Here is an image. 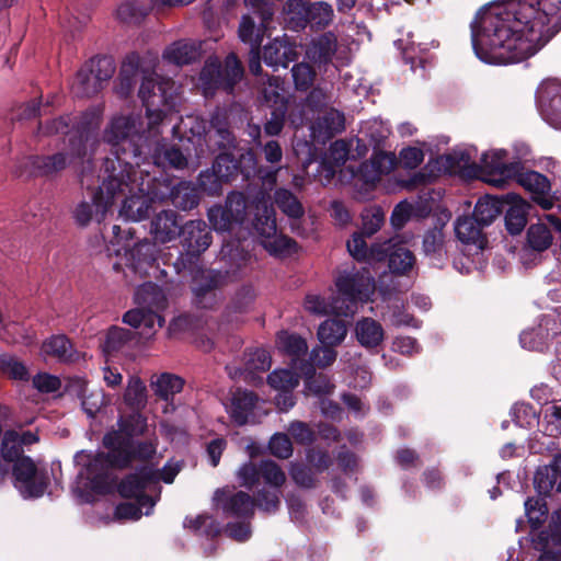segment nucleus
Returning a JSON list of instances; mask_svg holds the SVG:
<instances>
[{
  "label": "nucleus",
  "instance_id": "nucleus-1",
  "mask_svg": "<svg viewBox=\"0 0 561 561\" xmlns=\"http://www.w3.org/2000/svg\"><path fill=\"white\" fill-rule=\"evenodd\" d=\"M477 57L491 65H508L535 55L561 30V0H519L493 7L471 24Z\"/></svg>",
  "mask_w": 561,
  "mask_h": 561
},
{
  "label": "nucleus",
  "instance_id": "nucleus-2",
  "mask_svg": "<svg viewBox=\"0 0 561 561\" xmlns=\"http://www.w3.org/2000/svg\"><path fill=\"white\" fill-rule=\"evenodd\" d=\"M100 124L101 111L98 108L87 111L77 126L78 139L69 138L68 145L57 152L32 157L31 164L35 173L54 179L80 161L78 175L81 186L90 188L96 182L92 157L100 145L98 133Z\"/></svg>",
  "mask_w": 561,
  "mask_h": 561
},
{
  "label": "nucleus",
  "instance_id": "nucleus-3",
  "mask_svg": "<svg viewBox=\"0 0 561 561\" xmlns=\"http://www.w3.org/2000/svg\"><path fill=\"white\" fill-rule=\"evenodd\" d=\"M335 286L339 297L327 298L319 294H308L304 301V308L314 316H337L350 317L357 310V305L367 302L374 295L376 284L367 267L357 270H344L335 278Z\"/></svg>",
  "mask_w": 561,
  "mask_h": 561
},
{
  "label": "nucleus",
  "instance_id": "nucleus-4",
  "mask_svg": "<svg viewBox=\"0 0 561 561\" xmlns=\"http://www.w3.org/2000/svg\"><path fill=\"white\" fill-rule=\"evenodd\" d=\"M103 140L111 146V156L104 158L100 170L105 169L107 161L113 162L115 169L118 165L121 170L139 167L144 156L150 152L149 118L147 117V128L144 129L139 115H116L106 125Z\"/></svg>",
  "mask_w": 561,
  "mask_h": 561
},
{
  "label": "nucleus",
  "instance_id": "nucleus-5",
  "mask_svg": "<svg viewBox=\"0 0 561 561\" xmlns=\"http://www.w3.org/2000/svg\"><path fill=\"white\" fill-rule=\"evenodd\" d=\"M157 64V53L148 51L146 56H140L134 51L125 57L119 70V76L135 81H138L140 73L142 75L138 95L146 107V116H148L149 100L152 103L157 102L153 108L174 110L176 105V84L171 78L154 72Z\"/></svg>",
  "mask_w": 561,
  "mask_h": 561
},
{
  "label": "nucleus",
  "instance_id": "nucleus-6",
  "mask_svg": "<svg viewBox=\"0 0 561 561\" xmlns=\"http://www.w3.org/2000/svg\"><path fill=\"white\" fill-rule=\"evenodd\" d=\"M115 174L113 162L107 161L105 169L100 170L96 176L101 184L96 188L94 184L89 188L91 190L90 201L80 202L73 210V218L79 226L85 227L93 219L101 222L105 218L107 210L115 202V194L122 192Z\"/></svg>",
  "mask_w": 561,
  "mask_h": 561
},
{
  "label": "nucleus",
  "instance_id": "nucleus-7",
  "mask_svg": "<svg viewBox=\"0 0 561 561\" xmlns=\"http://www.w3.org/2000/svg\"><path fill=\"white\" fill-rule=\"evenodd\" d=\"M136 309L127 311L123 316V322L133 328H144L141 334L149 335L157 324L161 328L164 323L160 314L167 308L168 300L163 290L153 283L140 285L135 293Z\"/></svg>",
  "mask_w": 561,
  "mask_h": 561
},
{
  "label": "nucleus",
  "instance_id": "nucleus-8",
  "mask_svg": "<svg viewBox=\"0 0 561 561\" xmlns=\"http://www.w3.org/2000/svg\"><path fill=\"white\" fill-rule=\"evenodd\" d=\"M148 104L147 117L149 118V130L151 134L148 149L150 152L144 156L141 163L152 162L161 168L185 169L187 167V158L181 149L175 146H169L165 139L161 137V125L167 116L168 108H153L157 102L152 104L150 100Z\"/></svg>",
  "mask_w": 561,
  "mask_h": 561
},
{
  "label": "nucleus",
  "instance_id": "nucleus-9",
  "mask_svg": "<svg viewBox=\"0 0 561 561\" xmlns=\"http://www.w3.org/2000/svg\"><path fill=\"white\" fill-rule=\"evenodd\" d=\"M179 470L178 467H171L169 465H165L161 472L148 466L141 467L134 473L124 478L119 482L117 491L122 497L135 499L140 505L148 506V510L145 511V515H149L156 501L152 496L145 494V491L159 479L163 480L165 483H172Z\"/></svg>",
  "mask_w": 561,
  "mask_h": 561
},
{
  "label": "nucleus",
  "instance_id": "nucleus-10",
  "mask_svg": "<svg viewBox=\"0 0 561 561\" xmlns=\"http://www.w3.org/2000/svg\"><path fill=\"white\" fill-rule=\"evenodd\" d=\"M255 209L253 227L261 238L263 248L277 256L295 252L297 243L291 238L277 233L274 209L264 197L257 198Z\"/></svg>",
  "mask_w": 561,
  "mask_h": 561
},
{
  "label": "nucleus",
  "instance_id": "nucleus-11",
  "mask_svg": "<svg viewBox=\"0 0 561 561\" xmlns=\"http://www.w3.org/2000/svg\"><path fill=\"white\" fill-rule=\"evenodd\" d=\"M115 173L117 185L122 186V192L138 190L144 192L152 203L170 201L175 185L168 175L151 176L148 171H137L135 165L122 170L117 167Z\"/></svg>",
  "mask_w": 561,
  "mask_h": 561
},
{
  "label": "nucleus",
  "instance_id": "nucleus-12",
  "mask_svg": "<svg viewBox=\"0 0 561 561\" xmlns=\"http://www.w3.org/2000/svg\"><path fill=\"white\" fill-rule=\"evenodd\" d=\"M243 68L234 54L226 57L224 65L217 58H208L201 71L199 80L206 96L222 89L231 93L242 79Z\"/></svg>",
  "mask_w": 561,
  "mask_h": 561
},
{
  "label": "nucleus",
  "instance_id": "nucleus-13",
  "mask_svg": "<svg viewBox=\"0 0 561 561\" xmlns=\"http://www.w3.org/2000/svg\"><path fill=\"white\" fill-rule=\"evenodd\" d=\"M112 57H94L85 62L77 72L71 91L78 98H91L98 94L115 73Z\"/></svg>",
  "mask_w": 561,
  "mask_h": 561
},
{
  "label": "nucleus",
  "instance_id": "nucleus-14",
  "mask_svg": "<svg viewBox=\"0 0 561 561\" xmlns=\"http://www.w3.org/2000/svg\"><path fill=\"white\" fill-rule=\"evenodd\" d=\"M180 237L185 253H181L172 264L176 274L191 268L213 242L211 231L202 219L186 221L181 228Z\"/></svg>",
  "mask_w": 561,
  "mask_h": 561
},
{
  "label": "nucleus",
  "instance_id": "nucleus-15",
  "mask_svg": "<svg viewBox=\"0 0 561 561\" xmlns=\"http://www.w3.org/2000/svg\"><path fill=\"white\" fill-rule=\"evenodd\" d=\"M245 260L241 259L236 267L229 270H208L194 279L193 293L196 304L202 308H213L218 302L217 289L241 278V268Z\"/></svg>",
  "mask_w": 561,
  "mask_h": 561
},
{
  "label": "nucleus",
  "instance_id": "nucleus-16",
  "mask_svg": "<svg viewBox=\"0 0 561 561\" xmlns=\"http://www.w3.org/2000/svg\"><path fill=\"white\" fill-rule=\"evenodd\" d=\"M103 445L111 449V458L118 469L128 468L135 460H149L157 453V439L122 440L119 433H106L103 437Z\"/></svg>",
  "mask_w": 561,
  "mask_h": 561
},
{
  "label": "nucleus",
  "instance_id": "nucleus-17",
  "mask_svg": "<svg viewBox=\"0 0 561 561\" xmlns=\"http://www.w3.org/2000/svg\"><path fill=\"white\" fill-rule=\"evenodd\" d=\"M75 460L83 466L80 474L89 480L93 490L101 493L112 491L115 479L111 473V468L117 467L111 458V449H108L107 454L98 453L95 455L81 450L76 454Z\"/></svg>",
  "mask_w": 561,
  "mask_h": 561
},
{
  "label": "nucleus",
  "instance_id": "nucleus-18",
  "mask_svg": "<svg viewBox=\"0 0 561 561\" xmlns=\"http://www.w3.org/2000/svg\"><path fill=\"white\" fill-rule=\"evenodd\" d=\"M12 474L14 486L24 499L41 497L49 484L47 471L37 468L30 457L19 459L13 465Z\"/></svg>",
  "mask_w": 561,
  "mask_h": 561
},
{
  "label": "nucleus",
  "instance_id": "nucleus-19",
  "mask_svg": "<svg viewBox=\"0 0 561 561\" xmlns=\"http://www.w3.org/2000/svg\"><path fill=\"white\" fill-rule=\"evenodd\" d=\"M237 477L242 486L252 490L263 480L272 489H280L286 482V474L275 461L266 459L260 462L248 461L243 463Z\"/></svg>",
  "mask_w": 561,
  "mask_h": 561
},
{
  "label": "nucleus",
  "instance_id": "nucleus-20",
  "mask_svg": "<svg viewBox=\"0 0 561 561\" xmlns=\"http://www.w3.org/2000/svg\"><path fill=\"white\" fill-rule=\"evenodd\" d=\"M537 104L543 119L561 129V81L548 79L537 90Z\"/></svg>",
  "mask_w": 561,
  "mask_h": 561
},
{
  "label": "nucleus",
  "instance_id": "nucleus-21",
  "mask_svg": "<svg viewBox=\"0 0 561 561\" xmlns=\"http://www.w3.org/2000/svg\"><path fill=\"white\" fill-rule=\"evenodd\" d=\"M214 501L227 516L250 519L254 515V499L244 491L218 489L214 494Z\"/></svg>",
  "mask_w": 561,
  "mask_h": 561
},
{
  "label": "nucleus",
  "instance_id": "nucleus-22",
  "mask_svg": "<svg viewBox=\"0 0 561 561\" xmlns=\"http://www.w3.org/2000/svg\"><path fill=\"white\" fill-rule=\"evenodd\" d=\"M505 156L506 152L500 150L492 153H483L481 158L482 169L489 175L485 181L496 187H503L508 180L513 179L517 170L522 168L520 161L506 163Z\"/></svg>",
  "mask_w": 561,
  "mask_h": 561
},
{
  "label": "nucleus",
  "instance_id": "nucleus-23",
  "mask_svg": "<svg viewBox=\"0 0 561 561\" xmlns=\"http://www.w3.org/2000/svg\"><path fill=\"white\" fill-rule=\"evenodd\" d=\"M157 242H151L147 239H144L137 242L129 251H128V260L130 262L131 268L139 273L141 276H154L158 277V273L164 275L165 272L160 270L158 265H156V248Z\"/></svg>",
  "mask_w": 561,
  "mask_h": 561
},
{
  "label": "nucleus",
  "instance_id": "nucleus-24",
  "mask_svg": "<svg viewBox=\"0 0 561 561\" xmlns=\"http://www.w3.org/2000/svg\"><path fill=\"white\" fill-rule=\"evenodd\" d=\"M512 180H515L526 191L530 192L533 199L538 203L543 209H550L553 205L549 197L550 182L549 180L536 172L524 171V165L517 170Z\"/></svg>",
  "mask_w": 561,
  "mask_h": 561
},
{
  "label": "nucleus",
  "instance_id": "nucleus-25",
  "mask_svg": "<svg viewBox=\"0 0 561 561\" xmlns=\"http://www.w3.org/2000/svg\"><path fill=\"white\" fill-rule=\"evenodd\" d=\"M251 13L241 16L238 36L240 41L250 46V53H254L260 49L267 24L272 21V18L262 21L259 9H250Z\"/></svg>",
  "mask_w": 561,
  "mask_h": 561
},
{
  "label": "nucleus",
  "instance_id": "nucleus-26",
  "mask_svg": "<svg viewBox=\"0 0 561 561\" xmlns=\"http://www.w3.org/2000/svg\"><path fill=\"white\" fill-rule=\"evenodd\" d=\"M180 216L172 209H163L150 221V234L157 243H169L180 237Z\"/></svg>",
  "mask_w": 561,
  "mask_h": 561
},
{
  "label": "nucleus",
  "instance_id": "nucleus-27",
  "mask_svg": "<svg viewBox=\"0 0 561 561\" xmlns=\"http://www.w3.org/2000/svg\"><path fill=\"white\" fill-rule=\"evenodd\" d=\"M366 236L362 232H354L352 239L347 241L350 254L359 262H381L386 260L387 253L391 248V240L374 243L369 249L365 241Z\"/></svg>",
  "mask_w": 561,
  "mask_h": 561
},
{
  "label": "nucleus",
  "instance_id": "nucleus-28",
  "mask_svg": "<svg viewBox=\"0 0 561 561\" xmlns=\"http://www.w3.org/2000/svg\"><path fill=\"white\" fill-rule=\"evenodd\" d=\"M118 198L123 199L119 215L127 220L140 221L147 218L152 207V202L149 197L138 190L117 192L115 199Z\"/></svg>",
  "mask_w": 561,
  "mask_h": 561
},
{
  "label": "nucleus",
  "instance_id": "nucleus-29",
  "mask_svg": "<svg viewBox=\"0 0 561 561\" xmlns=\"http://www.w3.org/2000/svg\"><path fill=\"white\" fill-rule=\"evenodd\" d=\"M202 43L194 39L173 42L162 53V58L175 66L190 65L201 57Z\"/></svg>",
  "mask_w": 561,
  "mask_h": 561
},
{
  "label": "nucleus",
  "instance_id": "nucleus-30",
  "mask_svg": "<svg viewBox=\"0 0 561 561\" xmlns=\"http://www.w3.org/2000/svg\"><path fill=\"white\" fill-rule=\"evenodd\" d=\"M256 401L257 397L252 391L240 388L233 391L229 407V414L233 422L240 426L247 424Z\"/></svg>",
  "mask_w": 561,
  "mask_h": 561
},
{
  "label": "nucleus",
  "instance_id": "nucleus-31",
  "mask_svg": "<svg viewBox=\"0 0 561 561\" xmlns=\"http://www.w3.org/2000/svg\"><path fill=\"white\" fill-rule=\"evenodd\" d=\"M506 202L510 204L505 214L506 229L513 236L519 234L527 224L529 204L516 194H507Z\"/></svg>",
  "mask_w": 561,
  "mask_h": 561
},
{
  "label": "nucleus",
  "instance_id": "nucleus-32",
  "mask_svg": "<svg viewBox=\"0 0 561 561\" xmlns=\"http://www.w3.org/2000/svg\"><path fill=\"white\" fill-rule=\"evenodd\" d=\"M295 58V48L284 41L274 39L263 48V60L273 68H286Z\"/></svg>",
  "mask_w": 561,
  "mask_h": 561
},
{
  "label": "nucleus",
  "instance_id": "nucleus-33",
  "mask_svg": "<svg viewBox=\"0 0 561 561\" xmlns=\"http://www.w3.org/2000/svg\"><path fill=\"white\" fill-rule=\"evenodd\" d=\"M45 355L53 356L61 363H73L79 359V353L66 335H54L43 343Z\"/></svg>",
  "mask_w": 561,
  "mask_h": 561
},
{
  "label": "nucleus",
  "instance_id": "nucleus-34",
  "mask_svg": "<svg viewBox=\"0 0 561 561\" xmlns=\"http://www.w3.org/2000/svg\"><path fill=\"white\" fill-rule=\"evenodd\" d=\"M336 48V36L332 32H327L312 41L306 54L313 62L325 65L332 60Z\"/></svg>",
  "mask_w": 561,
  "mask_h": 561
},
{
  "label": "nucleus",
  "instance_id": "nucleus-35",
  "mask_svg": "<svg viewBox=\"0 0 561 561\" xmlns=\"http://www.w3.org/2000/svg\"><path fill=\"white\" fill-rule=\"evenodd\" d=\"M483 226L476 220V218L463 216L459 217L455 224V232L457 238L467 244H476L480 249H483L486 242L482 234Z\"/></svg>",
  "mask_w": 561,
  "mask_h": 561
},
{
  "label": "nucleus",
  "instance_id": "nucleus-36",
  "mask_svg": "<svg viewBox=\"0 0 561 561\" xmlns=\"http://www.w3.org/2000/svg\"><path fill=\"white\" fill-rule=\"evenodd\" d=\"M391 240V248L387 253L388 266L391 273L398 275H407L415 264L414 254L403 247Z\"/></svg>",
  "mask_w": 561,
  "mask_h": 561
},
{
  "label": "nucleus",
  "instance_id": "nucleus-37",
  "mask_svg": "<svg viewBox=\"0 0 561 561\" xmlns=\"http://www.w3.org/2000/svg\"><path fill=\"white\" fill-rule=\"evenodd\" d=\"M355 333L359 344L366 348L379 346L385 337L381 324L371 318L357 321Z\"/></svg>",
  "mask_w": 561,
  "mask_h": 561
},
{
  "label": "nucleus",
  "instance_id": "nucleus-38",
  "mask_svg": "<svg viewBox=\"0 0 561 561\" xmlns=\"http://www.w3.org/2000/svg\"><path fill=\"white\" fill-rule=\"evenodd\" d=\"M170 202L180 210H191L199 204V195L196 187L187 181H179L172 191Z\"/></svg>",
  "mask_w": 561,
  "mask_h": 561
},
{
  "label": "nucleus",
  "instance_id": "nucleus-39",
  "mask_svg": "<svg viewBox=\"0 0 561 561\" xmlns=\"http://www.w3.org/2000/svg\"><path fill=\"white\" fill-rule=\"evenodd\" d=\"M118 430L110 433H119L122 440H133L140 436L147 428V420L138 411H133L128 415H122L117 421Z\"/></svg>",
  "mask_w": 561,
  "mask_h": 561
},
{
  "label": "nucleus",
  "instance_id": "nucleus-40",
  "mask_svg": "<svg viewBox=\"0 0 561 561\" xmlns=\"http://www.w3.org/2000/svg\"><path fill=\"white\" fill-rule=\"evenodd\" d=\"M347 333L346 324L340 319H328L318 329V339L322 345L336 346L341 344Z\"/></svg>",
  "mask_w": 561,
  "mask_h": 561
},
{
  "label": "nucleus",
  "instance_id": "nucleus-41",
  "mask_svg": "<svg viewBox=\"0 0 561 561\" xmlns=\"http://www.w3.org/2000/svg\"><path fill=\"white\" fill-rule=\"evenodd\" d=\"M283 14L284 21L293 31H300L308 25V3L304 0H287Z\"/></svg>",
  "mask_w": 561,
  "mask_h": 561
},
{
  "label": "nucleus",
  "instance_id": "nucleus-42",
  "mask_svg": "<svg viewBox=\"0 0 561 561\" xmlns=\"http://www.w3.org/2000/svg\"><path fill=\"white\" fill-rule=\"evenodd\" d=\"M151 7L138 1L128 0L118 5L116 9V19L125 24H139L149 14Z\"/></svg>",
  "mask_w": 561,
  "mask_h": 561
},
{
  "label": "nucleus",
  "instance_id": "nucleus-43",
  "mask_svg": "<svg viewBox=\"0 0 561 561\" xmlns=\"http://www.w3.org/2000/svg\"><path fill=\"white\" fill-rule=\"evenodd\" d=\"M85 113L87 112L78 116L66 115L51 119L44 126L41 124L39 130L44 135L66 134L70 135L69 138L78 139L77 126Z\"/></svg>",
  "mask_w": 561,
  "mask_h": 561
},
{
  "label": "nucleus",
  "instance_id": "nucleus-44",
  "mask_svg": "<svg viewBox=\"0 0 561 561\" xmlns=\"http://www.w3.org/2000/svg\"><path fill=\"white\" fill-rule=\"evenodd\" d=\"M503 205L504 203L496 197H482L477 202L472 216L483 227L489 226L502 213Z\"/></svg>",
  "mask_w": 561,
  "mask_h": 561
},
{
  "label": "nucleus",
  "instance_id": "nucleus-45",
  "mask_svg": "<svg viewBox=\"0 0 561 561\" xmlns=\"http://www.w3.org/2000/svg\"><path fill=\"white\" fill-rule=\"evenodd\" d=\"M184 381L181 377L164 373L151 382L154 394L163 400H169L182 391Z\"/></svg>",
  "mask_w": 561,
  "mask_h": 561
},
{
  "label": "nucleus",
  "instance_id": "nucleus-46",
  "mask_svg": "<svg viewBox=\"0 0 561 561\" xmlns=\"http://www.w3.org/2000/svg\"><path fill=\"white\" fill-rule=\"evenodd\" d=\"M213 136L218 139L216 144L219 148L233 146L234 137L228 127L226 115L220 111L215 112L210 118L209 138Z\"/></svg>",
  "mask_w": 561,
  "mask_h": 561
},
{
  "label": "nucleus",
  "instance_id": "nucleus-47",
  "mask_svg": "<svg viewBox=\"0 0 561 561\" xmlns=\"http://www.w3.org/2000/svg\"><path fill=\"white\" fill-rule=\"evenodd\" d=\"M334 16L333 8L330 3L318 1L308 4V24L312 28L321 30L327 27Z\"/></svg>",
  "mask_w": 561,
  "mask_h": 561
},
{
  "label": "nucleus",
  "instance_id": "nucleus-48",
  "mask_svg": "<svg viewBox=\"0 0 561 561\" xmlns=\"http://www.w3.org/2000/svg\"><path fill=\"white\" fill-rule=\"evenodd\" d=\"M277 345L283 352L290 355L293 360L305 356L308 351V345L305 339L286 331H283L277 335Z\"/></svg>",
  "mask_w": 561,
  "mask_h": 561
},
{
  "label": "nucleus",
  "instance_id": "nucleus-49",
  "mask_svg": "<svg viewBox=\"0 0 561 561\" xmlns=\"http://www.w3.org/2000/svg\"><path fill=\"white\" fill-rule=\"evenodd\" d=\"M274 201L277 207L289 218L298 219L302 217L304 207L298 198L289 190H276Z\"/></svg>",
  "mask_w": 561,
  "mask_h": 561
},
{
  "label": "nucleus",
  "instance_id": "nucleus-50",
  "mask_svg": "<svg viewBox=\"0 0 561 561\" xmlns=\"http://www.w3.org/2000/svg\"><path fill=\"white\" fill-rule=\"evenodd\" d=\"M146 386L137 376H131L124 393L125 403L133 410L138 411L147 402Z\"/></svg>",
  "mask_w": 561,
  "mask_h": 561
},
{
  "label": "nucleus",
  "instance_id": "nucleus-51",
  "mask_svg": "<svg viewBox=\"0 0 561 561\" xmlns=\"http://www.w3.org/2000/svg\"><path fill=\"white\" fill-rule=\"evenodd\" d=\"M527 243L533 250L542 252L552 243L551 231L542 222L531 225L527 230Z\"/></svg>",
  "mask_w": 561,
  "mask_h": 561
},
{
  "label": "nucleus",
  "instance_id": "nucleus-52",
  "mask_svg": "<svg viewBox=\"0 0 561 561\" xmlns=\"http://www.w3.org/2000/svg\"><path fill=\"white\" fill-rule=\"evenodd\" d=\"M348 158V147L344 140H335L331 144L329 152L323 165L329 164L328 178H332L335 173V168L343 165Z\"/></svg>",
  "mask_w": 561,
  "mask_h": 561
},
{
  "label": "nucleus",
  "instance_id": "nucleus-53",
  "mask_svg": "<svg viewBox=\"0 0 561 561\" xmlns=\"http://www.w3.org/2000/svg\"><path fill=\"white\" fill-rule=\"evenodd\" d=\"M225 207L236 225H241L245 220L249 205L243 193H230L226 198Z\"/></svg>",
  "mask_w": 561,
  "mask_h": 561
},
{
  "label": "nucleus",
  "instance_id": "nucleus-54",
  "mask_svg": "<svg viewBox=\"0 0 561 561\" xmlns=\"http://www.w3.org/2000/svg\"><path fill=\"white\" fill-rule=\"evenodd\" d=\"M1 454L5 461L16 462L24 457L23 446L16 431H7L1 443Z\"/></svg>",
  "mask_w": 561,
  "mask_h": 561
},
{
  "label": "nucleus",
  "instance_id": "nucleus-55",
  "mask_svg": "<svg viewBox=\"0 0 561 561\" xmlns=\"http://www.w3.org/2000/svg\"><path fill=\"white\" fill-rule=\"evenodd\" d=\"M255 298V293L252 286L244 285L239 288L231 302L226 309V317L229 319L231 313H243L245 312Z\"/></svg>",
  "mask_w": 561,
  "mask_h": 561
},
{
  "label": "nucleus",
  "instance_id": "nucleus-56",
  "mask_svg": "<svg viewBox=\"0 0 561 561\" xmlns=\"http://www.w3.org/2000/svg\"><path fill=\"white\" fill-rule=\"evenodd\" d=\"M254 502L255 506L264 513L274 514L280 506V491L279 489H261L256 492Z\"/></svg>",
  "mask_w": 561,
  "mask_h": 561
},
{
  "label": "nucleus",
  "instance_id": "nucleus-57",
  "mask_svg": "<svg viewBox=\"0 0 561 561\" xmlns=\"http://www.w3.org/2000/svg\"><path fill=\"white\" fill-rule=\"evenodd\" d=\"M423 250L426 256L440 261L444 255V234L440 229H433L425 233Z\"/></svg>",
  "mask_w": 561,
  "mask_h": 561
},
{
  "label": "nucleus",
  "instance_id": "nucleus-58",
  "mask_svg": "<svg viewBox=\"0 0 561 561\" xmlns=\"http://www.w3.org/2000/svg\"><path fill=\"white\" fill-rule=\"evenodd\" d=\"M289 476L299 488L310 490L318 485V479L314 472L304 463L291 462L289 466Z\"/></svg>",
  "mask_w": 561,
  "mask_h": 561
},
{
  "label": "nucleus",
  "instance_id": "nucleus-59",
  "mask_svg": "<svg viewBox=\"0 0 561 561\" xmlns=\"http://www.w3.org/2000/svg\"><path fill=\"white\" fill-rule=\"evenodd\" d=\"M133 336L134 334L131 331L124 328L113 327L106 333L103 344L104 351L107 354L118 352L133 339Z\"/></svg>",
  "mask_w": 561,
  "mask_h": 561
},
{
  "label": "nucleus",
  "instance_id": "nucleus-60",
  "mask_svg": "<svg viewBox=\"0 0 561 561\" xmlns=\"http://www.w3.org/2000/svg\"><path fill=\"white\" fill-rule=\"evenodd\" d=\"M268 385L275 390H293L299 383V376L290 369H275L267 376Z\"/></svg>",
  "mask_w": 561,
  "mask_h": 561
},
{
  "label": "nucleus",
  "instance_id": "nucleus-61",
  "mask_svg": "<svg viewBox=\"0 0 561 561\" xmlns=\"http://www.w3.org/2000/svg\"><path fill=\"white\" fill-rule=\"evenodd\" d=\"M0 370L15 380H27L30 377L26 366L16 357L8 354L0 355Z\"/></svg>",
  "mask_w": 561,
  "mask_h": 561
},
{
  "label": "nucleus",
  "instance_id": "nucleus-62",
  "mask_svg": "<svg viewBox=\"0 0 561 561\" xmlns=\"http://www.w3.org/2000/svg\"><path fill=\"white\" fill-rule=\"evenodd\" d=\"M319 126L324 129L328 137H332L345 129V116L342 112L330 108L319 118Z\"/></svg>",
  "mask_w": 561,
  "mask_h": 561
},
{
  "label": "nucleus",
  "instance_id": "nucleus-63",
  "mask_svg": "<svg viewBox=\"0 0 561 561\" xmlns=\"http://www.w3.org/2000/svg\"><path fill=\"white\" fill-rule=\"evenodd\" d=\"M291 76L297 90L307 91L314 82L316 71L307 62H299L291 68Z\"/></svg>",
  "mask_w": 561,
  "mask_h": 561
},
{
  "label": "nucleus",
  "instance_id": "nucleus-64",
  "mask_svg": "<svg viewBox=\"0 0 561 561\" xmlns=\"http://www.w3.org/2000/svg\"><path fill=\"white\" fill-rule=\"evenodd\" d=\"M289 436L301 446H309L316 440V433L310 425L302 421H293L287 426Z\"/></svg>",
  "mask_w": 561,
  "mask_h": 561
}]
</instances>
